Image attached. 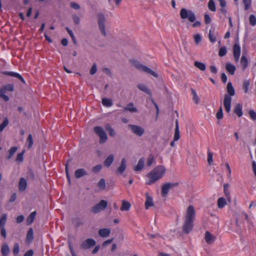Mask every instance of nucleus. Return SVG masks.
I'll use <instances>...</instances> for the list:
<instances>
[{
    "instance_id": "obj_1",
    "label": "nucleus",
    "mask_w": 256,
    "mask_h": 256,
    "mask_svg": "<svg viewBox=\"0 0 256 256\" xmlns=\"http://www.w3.org/2000/svg\"><path fill=\"white\" fill-rule=\"evenodd\" d=\"M166 171V168L164 166H157L147 174L148 180L146 182V184L150 185L154 183L164 176Z\"/></svg>"
},
{
    "instance_id": "obj_2",
    "label": "nucleus",
    "mask_w": 256,
    "mask_h": 256,
    "mask_svg": "<svg viewBox=\"0 0 256 256\" xmlns=\"http://www.w3.org/2000/svg\"><path fill=\"white\" fill-rule=\"evenodd\" d=\"M226 90L228 94H226L224 96V106L226 111L228 113L230 112L231 108V97L235 94L234 89L232 86V82H229L228 84Z\"/></svg>"
},
{
    "instance_id": "obj_3",
    "label": "nucleus",
    "mask_w": 256,
    "mask_h": 256,
    "mask_svg": "<svg viewBox=\"0 0 256 256\" xmlns=\"http://www.w3.org/2000/svg\"><path fill=\"white\" fill-rule=\"evenodd\" d=\"M96 16L98 29L102 35L106 37L107 36L105 25L106 22V17L104 14L102 12H98L96 14Z\"/></svg>"
},
{
    "instance_id": "obj_4",
    "label": "nucleus",
    "mask_w": 256,
    "mask_h": 256,
    "mask_svg": "<svg viewBox=\"0 0 256 256\" xmlns=\"http://www.w3.org/2000/svg\"><path fill=\"white\" fill-rule=\"evenodd\" d=\"M180 15L182 19H187L190 22H194L196 20L194 13L192 10L185 8L180 10Z\"/></svg>"
},
{
    "instance_id": "obj_5",
    "label": "nucleus",
    "mask_w": 256,
    "mask_h": 256,
    "mask_svg": "<svg viewBox=\"0 0 256 256\" xmlns=\"http://www.w3.org/2000/svg\"><path fill=\"white\" fill-rule=\"evenodd\" d=\"M132 64L134 67H135L139 70L144 72L150 75H152L155 78L158 77V74L154 71H153L152 70L147 67L146 66L142 64L139 62L134 60L132 62Z\"/></svg>"
},
{
    "instance_id": "obj_6",
    "label": "nucleus",
    "mask_w": 256,
    "mask_h": 256,
    "mask_svg": "<svg viewBox=\"0 0 256 256\" xmlns=\"http://www.w3.org/2000/svg\"><path fill=\"white\" fill-rule=\"evenodd\" d=\"M94 132L100 138V144H104L107 140L108 136L102 128L100 126H96L94 128Z\"/></svg>"
},
{
    "instance_id": "obj_7",
    "label": "nucleus",
    "mask_w": 256,
    "mask_h": 256,
    "mask_svg": "<svg viewBox=\"0 0 256 256\" xmlns=\"http://www.w3.org/2000/svg\"><path fill=\"white\" fill-rule=\"evenodd\" d=\"M178 182H167L164 184L162 187L161 194L162 197L166 196L169 190L174 188L178 186Z\"/></svg>"
},
{
    "instance_id": "obj_8",
    "label": "nucleus",
    "mask_w": 256,
    "mask_h": 256,
    "mask_svg": "<svg viewBox=\"0 0 256 256\" xmlns=\"http://www.w3.org/2000/svg\"><path fill=\"white\" fill-rule=\"evenodd\" d=\"M128 126L132 132L138 136H142L144 133V129L141 126L136 124H129Z\"/></svg>"
},
{
    "instance_id": "obj_9",
    "label": "nucleus",
    "mask_w": 256,
    "mask_h": 256,
    "mask_svg": "<svg viewBox=\"0 0 256 256\" xmlns=\"http://www.w3.org/2000/svg\"><path fill=\"white\" fill-rule=\"evenodd\" d=\"M196 212L192 206H189L186 210L184 220L194 221Z\"/></svg>"
},
{
    "instance_id": "obj_10",
    "label": "nucleus",
    "mask_w": 256,
    "mask_h": 256,
    "mask_svg": "<svg viewBox=\"0 0 256 256\" xmlns=\"http://www.w3.org/2000/svg\"><path fill=\"white\" fill-rule=\"evenodd\" d=\"M108 206V202L104 200H101L100 202L94 206L91 211L93 213L96 214L105 209Z\"/></svg>"
},
{
    "instance_id": "obj_11",
    "label": "nucleus",
    "mask_w": 256,
    "mask_h": 256,
    "mask_svg": "<svg viewBox=\"0 0 256 256\" xmlns=\"http://www.w3.org/2000/svg\"><path fill=\"white\" fill-rule=\"evenodd\" d=\"M194 222V221L184 220L182 230L185 234H188L192 230Z\"/></svg>"
},
{
    "instance_id": "obj_12",
    "label": "nucleus",
    "mask_w": 256,
    "mask_h": 256,
    "mask_svg": "<svg viewBox=\"0 0 256 256\" xmlns=\"http://www.w3.org/2000/svg\"><path fill=\"white\" fill-rule=\"evenodd\" d=\"M96 241L92 238H88L84 240L80 245V248L84 250H86L95 246Z\"/></svg>"
},
{
    "instance_id": "obj_13",
    "label": "nucleus",
    "mask_w": 256,
    "mask_h": 256,
    "mask_svg": "<svg viewBox=\"0 0 256 256\" xmlns=\"http://www.w3.org/2000/svg\"><path fill=\"white\" fill-rule=\"evenodd\" d=\"M233 54L236 62H238L240 54V47L238 42H236L234 46Z\"/></svg>"
},
{
    "instance_id": "obj_14",
    "label": "nucleus",
    "mask_w": 256,
    "mask_h": 256,
    "mask_svg": "<svg viewBox=\"0 0 256 256\" xmlns=\"http://www.w3.org/2000/svg\"><path fill=\"white\" fill-rule=\"evenodd\" d=\"M126 158H123L120 162V166L118 168L116 173L118 174H122L126 170Z\"/></svg>"
},
{
    "instance_id": "obj_15",
    "label": "nucleus",
    "mask_w": 256,
    "mask_h": 256,
    "mask_svg": "<svg viewBox=\"0 0 256 256\" xmlns=\"http://www.w3.org/2000/svg\"><path fill=\"white\" fill-rule=\"evenodd\" d=\"M204 239L207 244H212L214 242L216 238L208 231H206L205 233Z\"/></svg>"
},
{
    "instance_id": "obj_16",
    "label": "nucleus",
    "mask_w": 256,
    "mask_h": 256,
    "mask_svg": "<svg viewBox=\"0 0 256 256\" xmlns=\"http://www.w3.org/2000/svg\"><path fill=\"white\" fill-rule=\"evenodd\" d=\"M240 65L242 66V70H244L248 64V61L246 57V53L243 52L240 60Z\"/></svg>"
},
{
    "instance_id": "obj_17",
    "label": "nucleus",
    "mask_w": 256,
    "mask_h": 256,
    "mask_svg": "<svg viewBox=\"0 0 256 256\" xmlns=\"http://www.w3.org/2000/svg\"><path fill=\"white\" fill-rule=\"evenodd\" d=\"M114 154H109L104 162V166L106 167H109L114 162Z\"/></svg>"
},
{
    "instance_id": "obj_18",
    "label": "nucleus",
    "mask_w": 256,
    "mask_h": 256,
    "mask_svg": "<svg viewBox=\"0 0 256 256\" xmlns=\"http://www.w3.org/2000/svg\"><path fill=\"white\" fill-rule=\"evenodd\" d=\"M27 187V182L26 180L22 178H20V181L18 182V190L20 192L24 191Z\"/></svg>"
},
{
    "instance_id": "obj_19",
    "label": "nucleus",
    "mask_w": 256,
    "mask_h": 256,
    "mask_svg": "<svg viewBox=\"0 0 256 256\" xmlns=\"http://www.w3.org/2000/svg\"><path fill=\"white\" fill-rule=\"evenodd\" d=\"M4 74L10 76H11L15 77L20 80L23 83H25V80L18 73L12 72H3Z\"/></svg>"
},
{
    "instance_id": "obj_20",
    "label": "nucleus",
    "mask_w": 256,
    "mask_h": 256,
    "mask_svg": "<svg viewBox=\"0 0 256 256\" xmlns=\"http://www.w3.org/2000/svg\"><path fill=\"white\" fill-rule=\"evenodd\" d=\"M88 174L84 168H79L74 172V176L76 178H79L83 176Z\"/></svg>"
},
{
    "instance_id": "obj_21",
    "label": "nucleus",
    "mask_w": 256,
    "mask_h": 256,
    "mask_svg": "<svg viewBox=\"0 0 256 256\" xmlns=\"http://www.w3.org/2000/svg\"><path fill=\"white\" fill-rule=\"evenodd\" d=\"M123 111L124 112L126 111H129L130 112L133 113L138 112V110L136 107L134 106L133 103L130 102L127 104L126 107L124 108Z\"/></svg>"
},
{
    "instance_id": "obj_22",
    "label": "nucleus",
    "mask_w": 256,
    "mask_h": 256,
    "mask_svg": "<svg viewBox=\"0 0 256 256\" xmlns=\"http://www.w3.org/2000/svg\"><path fill=\"white\" fill-rule=\"evenodd\" d=\"M242 106L240 104H236L234 108V112L238 116L240 117L242 115Z\"/></svg>"
},
{
    "instance_id": "obj_23",
    "label": "nucleus",
    "mask_w": 256,
    "mask_h": 256,
    "mask_svg": "<svg viewBox=\"0 0 256 256\" xmlns=\"http://www.w3.org/2000/svg\"><path fill=\"white\" fill-rule=\"evenodd\" d=\"M144 162L145 160L144 158H140L137 165L134 168V170L135 171H140L142 170L144 166Z\"/></svg>"
},
{
    "instance_id": "obj_24",
    "label": "nucleus",
    "mask_w": 256,
    "mask_h": 256,
    "mask_svg": "<svg viewBox=\"0 0 256 256\" xmlns=\"http://www.w3.org/2000/svg\"><path fill=\"white\" fill-rule=\"evenodd\" d=\"M226 69L230 74L233 75L236 70V66L230 63H226Z\"/></svg>"
},
{
    "instance_id": "obj_25",
    "label": "nucleus",
    "mask_w": 256,
    "mask_h": 256,
    "mask_svg": "<svg viewBox=\"0 0 256 256\" xmlns=\"http://www.w3.org/2000/svg\"><path fill=\"white\" fill-rule=\"evenodd\" d=\"M110 233V230L109 228H102L98 230V234L102 238L108 236Z\"/></svg>"
},
{
    "instance_id": "obj_26",
    "label": "nucleus",
    "mask_w": 256,
    "mask_h": 256,
    "mask_svg": "<svg viewBox=\"0 0 256 256\" xmlns=\"http://www.w3.org/2000/svg\"><path fill=\"white\" fill-rule=\"evenodd\" d=\"M2 256H7L10 252V248L6 243H4L1 248Z\"/></svg>"
},
{
    "instance_id": "obj_27",
    "label": "nucleus",
    "mask_w": 256,
    "mask_h": 256,
    "mask_svg": "<svg viewBox=\"0 0 256 256\" xmlns=\"http://www.w3.org/2000/svg\"><path fill=\"white\" fill-rule=\"evenodd\" d=\"M154 206L152 198L148 194L146 195V200L145 202V208L146 209H148L150 207Z\"/></svg>"
},
{
    "instance_id": "obj_28",
    "label": "nucleus",
    "mask_w": 256,
    "mask_h": 256,
    "mask_svg": "<svg viewBox=\"0 0 256 256\" xmlns=\"http://www.w3.org/2000/svg\"><path fill=\"white\" fill-rule=\"evenodd\" d=\"M137 87L138 88L148 94H150V90L144 84H138V86H137Z\"/></svg>"
},
{
    "instance_id": "obj_29",
    "label": "nucleus",
    "mask_w": 256,
    "mask_h": 256,
    "mask_svg": "<svg viewBox=\"0 0 256 256\" xmlns=\"http://www.w3.org/2000/svg\"><path fill=\"white\" fill-rule=\"evenodd\" d=\"M180 131H179V127L178 125V120L176 121V128H175V132H174V141H177L180 139Z\"/></svg>"
},
{
    "instance_id": "obj_30",
    "label": "nucleus",
    "mask_w": 256,
    "mask_h": 256,
    "mask_svg": "<svg viewBox=\"0 0 256 256\" xmlns=\"http://www.w3.org/2000/svg\"><path fill=\"white\" fill-rule=\"evenodd\" d=\"M226 204V200L224 198H220L218 200V206L219 208H223Z\"/></svg>"
},
{
    "instance_id": "obj_31",
    "label": "nucleus",
    "mask_w": 256,
    "mask_h": 256,
    "mask_svg": "<svg viewBox=\"0 0 256 256\" xmlns=\"http://www.w3.org/2000/svg\"><path fill=\"white\" fill-rule=\"evenodd\" d=\"M36 211L32 212L30 216L26 218V222L28 224H30L32 223L35 217L36 216Z\"/></svg>"
},
{
    "instance_id": "obj_32",
    "label": "nucleus",
    "mask_w": 256,
    "mask_h": 256,
    "mask_svg": "<svg viewBox=\"0 0 256 256\" xmlns=\"http://www.w3.org/2000/svg\"><path fill=\"white\" fill-rule=\"evenodd\" d=\"M102 104L106 107H110L112 106V101L110 98H104L102 99Z\"/></svg>"
},
{
    "instance_id": "obj_33",
    "label": "nucleus",
    "mask_w": 256,
    "mask_h": 256,
    "mask_svg": "<svg viewBox=\"0 0 256 256\" xmlns=\"http://www.w3.org/2000/svg\"><path fill=\"white\" fill-rule=\"evenodd\" d=\"M194 66L202 71L205 70L206 68V64L202 62L196 61L194 63Z\"/></svg>"
},
{
    "instance_id": "obj_34",
    "label": "nucleus",
    "mask_w": 256,
    "mask_h": 256,
    "mask_svg": "<svg viewBox=\"0 0 256 256\" xmlns=\"http://www.w3.org/2000/svg\"><path fill=\"white\" fill-rule=\"evenodd\" d=\"M130 207V204L129 202L123 200L122 202V206L120 208V210L122 211L128 210Z\"/></svg>"
},
{
    "instance_id": "obj_35",
    "label": "nucleus",
    "mask_w": 256,
    "mask_h": 256,
    "mask_svg": "<svg viewBox=\"0 0 256 256\" xmlns=\"http://www.w3.org/2000/svg\"><path fill=\"white\" fill-rule=\"evenodd\" d=\"M34 143L32 135L30 134L26 140V144L28 148H30Z\"/></svg>"
},
{
    "instance_id": "obj_36",
    "label": "nucleus",
    "mask_w": 256,
    "mask_h": 256,
    "mask_svg": "<svg viewBox=\"0 0 256 256\" xmlns=\"http://www.w3.org/2000/svg\"><path fill=\"white\" fill-rule=\"evenodd\" d=\"M98 186L101 190H104L106 187V181L104 178H101L97 184Z\"/></svg>"
},
{
    "instance_id": "obj_37",
    "label": "nucleus",
    "mask_w": 256,
    "mask_h": 256,
    "mask_svg": "<svg viewBox=\"0 0 256 256\" xmlns=\"http://www.w3.org/2000/svg\"><path fill=\"white\" fill-rule=\"evenodd\" d=\"M6 92V91L3 87L0 88V98H2L4 101L7 102L9 100V98L4 94Z\"/></svg>"
},
{
    "instance_id": "obj_38",
    "label": "nucleus",
    "mask_w": 256,
    "mask_h": 256,
    "mask_svg": "<svg viewBox=\"0 0 256 256\" xmlns=\"http://www.w3.org/2000/svg\"><path fill=\"white\" fill-rule=\"evenodd\" d=\"M217 35L215 33L212 32L211 30L209 31L208 38L210 42L214 43L216 40Z\"/></svg>"
},
{
    "instance_id": "obj_39",
    "label": "nucleus",
    "mask_w": 256,
    "mask_h": 256,
    "mask_svg": "<svg viewBox=\"0 0 256 256\" xmlns=\"http://www.w3.org/2000/svg\"><path fill=\"white\" fill-rule=\"evenodd\" d=\"M191 93L192 96V99L194 102L195 104H198L200 99L198 96L196 94V92L193 88H191Z\"/></svg>"
},
{
    "instance_id": "obj_40",
    "label": "nucleus",
    "mask_w": 256,
    "mask_h": 256,
    "mask_svg": "<svg viewBox=\"0 0 256 256\" xmlns=\"http://www.w3.org/2000/svg\"><path fill=\"white\" fill-rule=\"evenodd\" d=\"M33 239V230L32 228H30L26 234V240L28 242H30Z\"/></svg>"
},
{
    "instance_id": "obj_41",
    "label": "nucleus",
    "mask_w": 256,
    "mask_h": 256,
    "mask_svg": "<svg viewBox=\"0 0 256 256\" xmlns=\"http://www.w3.org/2000/svg\"><path fill=\"white\" fill-rule=\"evenodd\" d=\"M17 150V148L16 146H14L11 148L10 150H8V156L7 158L10 159L11 158L14 154L16 152Z\"/></svg>"
},
{
    "instance_id": "obj_42",
    "label": "nucleus",
    "mask_w": 256,
    "mask_h": 256,
    "mask_svg": "<svg viewBox=\"0 0 256 256\" xmlns=\"http://www.w3.org/2000/svg\"><path fill=\"white\" fill-rule=\"evenodd\" d=\"M208 7L210 10L212 12H215L216 8L214 1L213 0H210L208 3Z\"/></svg>"
},
{
    "instance_id": "obj_43",
    "label": "nucleus",
    "mask_w": 256,
    "mask_h": 256,
    "mask_svg": "<svg viewBox=\"0 0 256 256\" xmlns=\"http://www.w3.org/2000/svg\"><path fill=\"white\" fill-rule=\"evenodd\" d=\"M250 24L252 26L256 24V17L254 14H251L249 17Z\"/></svg>"
},
{
    "instance_id": "obj_44",
    "label": "nucleus",
    "mask_w": 256,
    "mask_h": 256,
    "mask_svg": "<svg viewBox=\"0 0 256 256\" xmlns=\"http://www.w3.org/2000/svg\"><path fill=\"white\" fill-rule=\"evenodd\" d=\"M8 120L7 118H6L3 122L0 124V132H2L4 128L8 125Z\"/></svg>"
},
{
    "instance_id": "obj_45",
    "label": "nucleus",
    "mask_w": 256,
    "mask_h": 256,
    "mask_svg": "<svg viewBox=\"0 0 256 256\" xmlns=\"http://www.w3.org/2000/svg\"><path fill=\"white\" fill-rule=\"evenodd\" d=\"M6 220V215L3 214L0 219V228L4 227Z\"/></svg>"
},
{
    "instance_id": "obj_46",
    "label": "nucleus",
    "mask_w": 256,
    "mask_h": 256,
    "mask_svg": "<svg viewBox=\"0 0 256 256\" xmlns=\"http://www.w3.org/2000/svg\"><path fill=\"white\" fill-rule=\"evenodd\" d=\"M106 130L108 132L110 136L114 137L116 135V132L114 130L109 126H106Z\"/></svg>"
},
{
    "instance_id": "obj_47",
    "label": "nucleus",
    "mask_w": 256,
    "mask_h": 256,
    "mask_svg": "<svg viewBox=\"0 0 256 256\" xmlns=\"http://www.w3.org/2000/svg\"><path fill=\"white\" fill-rule=\"evenodd\" d=\"M226 54V48L225 46L221 47L218 52V55L220 56H224Z\"/></svg>"
},
{
    "instance_id": "obj_48",
    "label": "nucleus",
    "mask_w": 256,
    "mask_h": 256,
    "mask_svg": "<svg viewBox=\"0 0 256 256\" xmlns=\"http://www.w3.org/2000/svg\"><path fill=\"white\" fill-rule=\"evenodd\" d=\"M24 152V151H22V152L18 154L16 158V162H21L23 161Z\"/></svg>"
},
{
    "instance_id": "obj_49",
    "label": "nucleus",
    "mask_w": 256,
    "mask_h": 256,
    "mask_svg": "<svg viewBox=\"0 0 256 256\" xmlns=\"http://www.w3.org/2000/svg\"><path fill=\"white\" fill-rule=\"evenodd\" d=\"M6 91L12 92L14 90V85L12 84H8L2 86Z\"/></svg>"
},
{
    "instance_id": "obj_50",
    "label": "nucleus",
    "mask_w": 256,
    "mask_h": 256,
    "mask_svg": "<svg viewBox=\"0 0 256 256\" xmlns=\"http://www.w3.org/2000/svg\"><path fill=\"white\" fill-rule=\"evenodd\" d=\"M250 81L248 80H244L243 84V88L246 93L248 92L250 86Z\"/></svg>"
},
{
    "instance_id": "obj_51",
    "label": "nucleus",
    "mask_w": 256,
    "mask_h": 256,
    "mask_svg": "<svg viewBox=\"0 0 256 256\" xmlns=\"http://www.w3.org/2000/svg\"><path fill=\"white\" fill-rule=\"evenodd\" d=\"M154 156H152V155L149 156L148 158L147 159V164H147L148 166H150L152 165V164L154 161Z\"/></svg>"
},
{
    "instance_id": "obj_52",
    "label": "nucleus",
    "mask_w": 256,
    "mask_h": 256,
    "mask_svg": "<svg viewBox=\"0 0 256 256\" xmlns=\"http://www.w3.org/2000/svg\"><path fill=\"white\" fill-rule=\"evenodd\" d=\"M216 117L218 120L222 119L223 118V112L222 107L220 108L216 114Z\"/></svg>"
},
{
    "instance_id": "obj_53",
    "label": "nucleus",
    "mask_w": 256,
    "mask_h": 256,
    "mask_svg": "<svg viewBox=\"0 0 256 256\" xmlns=\"http://www.w3.org/2000/svg\"><path fill=\"white\" fill-rule=\"evenodd\" d=\"M194 40L196 45L198 44L201 42L202 38L200 34H196L194 36Z\"/></svg>"
},
{
    "instance_id": "obj_54",
    "label": "nucleus",
    "mask_w": 256,
    "mask_h": 256,
    "mask_svg": "<svg viewBox=\"0 0 256 256\" xmlns=\"http://www.w3.org/2000/svg\"><path fill=\"white\" fill-rule=\"evenodd\" d=\"M12 252L14 255H17L18 254V252H19V244L18 243L14 244Z\"/></svg>"
},
{
    "instance_id": "obj_55",
    "label": "nucleus",
    "mask_w": 256,
    "mask_h": 256,
    "mask_svg": "<svg viewBox=\"0 0 256 256\" xmlns=\"http://www.w3.org/2000/svg\"><path fill=\"white\" fill-rule=\"evenodd\" d=\"M248 113L250 118L253 120H256V112L254 110H250Z\"/></svg>"
},
{
    "instance_id": "obj_56",
    "label": "nucleus",
    "mask_w": 256,
    "mask_h": 256,
    "mask_svg": "<svg viewBox=\"0 0 256 256\" xmlns=\"http://www.w3.org/2000/svg\"><path fill=\"white\" fill-rule=\"evenodd\" d=\"M97 71V66L96 64H94L90 70V74L92 75H94L96 73Z\"/></svg>"
},
{
    "instance_id": "obj_57",
    "label": "nucleus",
    "mask_w": 256,
    "mask_h": 256,
    "mask_svg": "<svg viewBox=\"0 0 256 256\" xmlns=\"http://www.w3.org/2000/svg\"><path fill=\"white\" fill-rule=\"evenodd\" d=\"M242 1L244 4L245 10H248L251 4V0H242Z\"/></svg>"
},
{
    "instance_id": "obj_58",
    "label": "nucleus",
    "mask_w": 256,
    "mask_h": 256,
    "mask_svg": "<svg viewBox=\"0 0 256 256\" xmlns=\"http://www.w3.org/2000/svg\"><path fill=\"white\" fill-rule=\"evenodd\" d=\"M102 168V166L101 164H98L94 166L92 168V172H99Z\"/></svg>"
},
{
    "instance_id": "obj_59",
    "label": "nucleus",
    "mask_w": 256,
    "mask_h": 256,
    "mask_svg": "<svg viewBox=\"0 0 256 256\" xmlns=\"http://www.w3.org/2000/svg\"><path fill=\"white\" fill-rule=\"evenodd\" d=\"M72 18L74 24H80V18L78 16L74 14L72 16Z\"/></svg>"
},
{
    "instance_id": "obj_60",
    "label": "nucleus",
    "mask_w": 256,
    "mask_h": 256,
    "mask_svg": "<svg viewBox=\"0 0 256 256\" xmlns=\"http://www.w3.org/2000/svg\"><path fill=\"white\" fill-rule=\"evenodd\" d=\"M212 154L208 152V162L210 164H212Z\"/></svg>"
},
{
    "instance_id": "obj_61",
    "label": "nucleus",
    "mask_w": 256,
    "mask_h": 256,
    "mask_svg": "<svg viewBox=\"0 0 256 256\" xmlns=\"http://www.w3.org/2000/svg\"><path fill=\"white\" fill-rule=\"evenodd\" d=\"M70 6L75 10H79L80 8V6L76 3L74 2H72L70 4Z\"/></svg>"
},
{
    "instance_id": "obj_62",
    "label": "nucleus",
    "mask_w": 256,
    "mask_h": 256,
    "mask_svg": "<svg viewBox=\"0 0 256 256\" xmlns=\"http://www.w3.org/2000/svg\"><path fill=\"white\" fill-rule=\"evenodd\" d=\"M224 194H225V196L228 200V201L229 202H230L231 201V197H230V191L228 190H226V191H224Z\"/></svg>"
},
{
    "instance_id": "obj_63",
    "label": "nucleus",
    "mask_w": 256,
    "mask_h": 256,
    "mask_svg": "<svg viewBox=\"0 0 256 256\" xmlns=\"http://www.w3.org/2000/svg\"><path fill=\"white\" fill-rule=\"evenodd\" d=\"M204 22L206 24H209L211 22V18L210 16L207 14L204 15Z\"/></svg>"
},
{
    "instance_id": "obj_64",
    "label": "nucleus",
    "mask_w": 256,
    "mask_h": 256,
    "mask_svg": "<svg viewBox=\"0 0 256 256\" xmlns=\"http://www.w3.org/2000/svg\"><path fill=\"white\" fill-rule=\"evenodd\" d=\"M24 216L22 215L18 216L16 218V222L20 224L24 220Z\"/></svg>"
}]
</instances>
